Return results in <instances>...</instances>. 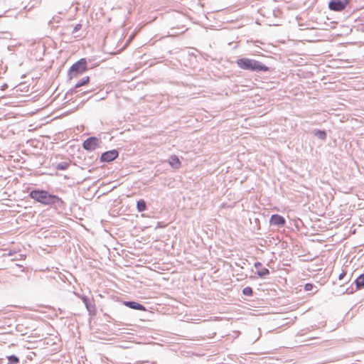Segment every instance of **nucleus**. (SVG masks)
I'll return each instance as SVG.
<instances>
[{"label": "nucleus", "mask_w": 364, "mask_h": 364, "mask_svg": "<svg viewBox=\"0 0 364 364\" xmlns=\"http://www.w3.org/2000/svg\"><path fill=\"white\" fill-rule=\"evenodd\" d=\"M124 305L136 310H144L145 308L143 305L135 301H125Z\"/></svg>", "instance_id": "obj_9"}, {"label": "nucleus", "mask_w": 364, "mask_h": 364, "mask_svg": "<svg viewBox=\"0 0 364 364\" xmlns=\"http://www.w3.org/2000/svg\"><path fill=\"white\" fill-rule=\"evenodd\" d=\"M237 64L240 68L251 71H267L269 70L268 67L259 61L246 58L238 59Z\"/></svg>", "instance_id": "obj_2"}, {"label": "nucleus", "mask_w": 364, "mask_h": 364, "mask_svg": "<svg viewBox=\"0 0 364 364\" xmlns=\"http://www.w3.org/2000/svg\"><path fill=\"white\" fill-rule=\"evenodd\" d=\"M314 286L312 284L307 283L304 286V290L306 291H311L314 289Z\"/></svg>", "instance_id": "obj_19"}, {"label": "nucleus", "mask_w": 364, "mask_h": 364, "mask_svg": "<svg viewBox=\"0 0 364 364\" xmlns=\"http://www.w3.org/2000/svg\"><path fill=\"white\" fill-rule=\"evenodd\" d=\"M269 272L267 268H262V269H260L257 272V274L260 277H263L269 274Z\"/></svg>", "instance_id": "obj_16"}, {"label": "nucleus", "mask_w": 364, "mask_h": 364, "mask_svg": "<svg viewBox=\"0 0 364 364\" xmlns=\"http://www.w3.org/2000/svg\"><path fill=\"white\" fill-rule=\"evenodd\" d=\"M68 167V164L66 162H62L57 165V168L59 170H65Z\"/></svg>", "instance_id": "obj_17"}, {"label": "nucleus", "mask_w": 364, "mask_h": 364, "mask_svg": "<svg viewBox=\"0 0 364 364\" xmlns=\"http://www.w3.org/2000/svg\"><path fill=\"white\" fill-rule=\"evenodd\" d=\"M86 69V62L85 60L81 59L77 61L75 64H73L70 69V74L71 76L74 75L75 73H82Z\"/></svg>", "instance_id": "obj_3"}, {"label": "nucleus", "mask_w": 364, "mask_h": 364, "mask_svg": "<svg viewBox=\"0 0 364 364\" xmlns=\"http://www.w3.org/2000/svg\"><path fill=\"white\" fill-rule=\"evenodd\" d=\"M168 164L173 168L175 169H178L181 166V161L178 157L176 155H172L170 156L168 159Z\"/></svg>", "instance_id": "obj_8"}, {"label": "nucleus", "mask_w": 364, "mask_h": 364, "mask_svg": "<svg viewBox=\"0 0 364 364\" xmlns=\"http://www.w3.org/2000/svg\"><path fill=\"white\" fill-rule=\"evenodd\" d=\"M255 266L256 268H259V267L262 266V264L260 262H256L255 264Z\"/></svg>", "instance_id": "obj_22"}, {"label": "nucleus", "mask_w": 364, "mask_h": 364, "mask_svg": "<svg viewBox=\"0 0 364 364\" xmlns=\"http://www.w3.org/2000/svg\"><path fill=\"white\" fill-rule=\"evenodd\" d=\"M346 5V0H331L329 2L328 7L332 11H340L343 10Z\"/></svg>", "instance_id": "obj_4"}, {"label": "nucleus", "mask_w": 364, "mask_h": 364, "mask_svg": "<svg viewBox=\"0 0 364 364\" xmlns=\"http://www.w3.org/2000/svg\"><path fill=\"white\" fill-rule=\"evenodd\" d=\"M136 208L139 212H142L146 210V205L144 200L141 199L137 201Z\"/></svg>", "instance_id": "obj_12"}, {"label": "nucleus", "mask_w": 364, "mask_h": 364, "mask_svg": "<svg viewBox=\"0 0 364 364\" xmlns=\"http://www.w3.org/2000/svg\"><path fill=\"white\" fill-rule=\"evenodd\" d=\"M269 222H270L271 225L279 226V227L284 226L286 223L284 217H282L279 215H277V214L272 215L271 216Z\"/></svg>", "instance_id": "obj_7"}, {"label": "nucleus", "mask_w": 364, "mask_h": 364, "mask_svg": "<svg viewBox=\"0 0 364 364\" xmlns=\"http://www.w3.org/2000/svg\"><path fill=\"white\" fill-rule=\"evenodd\" d=\"M314 134L320 139H325L326 137V134L324 131L316 129L314 131Z\"/></svg>", "instance_id": "obj_13"}, {"label": "nucleus", "mask_w": 364, "mask_h": 364, "mask_svg": "<svg viewBox=\"0 0 364 364\" xmlns=\"http://www.w3.org/2000/svg\"><path fill=\"white\" fill-rule=\"evenodd\" d=\"M30 196L33 200L45 205H57L63 203L60 198L55 195H51L46 191L33 190L31 191Z\"/></svg>", "instance_id": "obj_1"}, {"label": "nucleus", "mask_w": 364, "mask_h": 364, "mask_svg": "<svg viewBox=\"0 0 364 364\" xmlns=\"http://www.w3.org/2000/svg\"><path fill=\"white\" fill-rule=\"evenodd\" d=\"M346 275V273L345 272H342L341 274H340V275L338 276V279H342L344 276Z\"/></svg>", "instance_id": "obj_21"}, {"label": "nucleus", "mask_w": 364, "mask_h": 364, "mask_svg": "<svg viewBox=\"0 0 364 364\" xmlns=\"http://www.w3.org/2000/svg\"><path fill=\"white\" fill-rule=\"evenodd\" d=\"M242 292L246 296H251L252 294V289L251 287H245L243 289Z\"/></svg>", "instance_id": "obj_18"}, {"label": "nucleus", "mask_w": 364, "mask_h": 364, "mask_svg": "<svg viewBox=\"0 0 364 364\" xmlns=\"http://www.w3.org/2000/svg\"><path fill=\"white\" fill-rule=\"evenodd\" d=\"M82 301L85 304L87 311L92 312L94 310V306L91 304L89 299L85 296L82 297Z\"/></svg>", "instance_id": "obj_10"}, {"label": "nucleus", "mask_w": 364, "mask_h": 364, "mask_svg": "<svg viewBox=\"0 0 364 364\" xmlns=\"http://www.w3.org/2000/svg\"><path fill=\"white\" fill-rule=\"evenodd\" d=\"M356 287L358 289L364 287V274L360 275L355 280Z\"/></svg>", "instance_id": "obj_11"}, {"label": "nucleus", "mask_w": 364, "mask_h": 364, "mask_svg": "<svg viewBox=\"0 0 364 364\" xmlns=\"http://www.w3.org/2000/svg\"><path fill=\"white\" fill-rule=\"evenodd\" d=\"M99 144V139L96 137H90L86 139L83 143V147L88 151L95 150Z\"/></svg>", "instance_id": "obj_5"}, {"label": "nucleus", "mask_w": 364, "mask_h": 364, "mask_svg": "<svg viewBox=\"0 0 364 364\" xmlns=\"http://www.w3.org/2000/svg\"><path fill=\"white\" fill-rule=\"evenodd\" d=\"M118 156V152L116 150H111L105 152L101 156V160L102 161L110 162L115 159Z\"/></svg>", "instance_id": "obj_6"}, {"label": "nucleus", "mask_w": 364, "mask_h": 364, "mask_svg": "<svg viewBox=\"0 0 364 364\" xmlns=\"http://www.w3.org/2000/svg\"><path fill=\"white\" fill-rule=\"evenodd\" d=\"M89 80H90L89 77H86L85 78H83L81 81L78 82L75 85V88L80 87H81L82 85H85L87 84Z\"/></svg>", "instance_id": "obj_15"}, {"label": "nucleus", "mask_w": 364, "mask_h": 364, "mask_svg": "<svg viewBox=\"0 0 364 364\" xmlns=\"http://www.w3.org/2000/svg\"><path fill=\"white\" fill-rule=\"evenodd\" d=\"M8 364H18L19 363V358L14 355H11L7 357Z\"/></svg>", "instance_id": "obj_14"}, {"label": "nucleus", "mask_w": 364, "mask_h": 364, "mask_svg": "<svg viewBox=\"0 0 364 364\" xmlns=\"http://www.w3.org/2000/svg\"><path fill=\"white\" fill-rule=\"evenodd\" d=\"M81 27H82V25H81V24H80V23H79V24H77V25L75 26V28H74V29H73V33H76L77 31H79V30L81 28Z\"/></svg>", "instance_id": "obj_20"}]
</instances>
